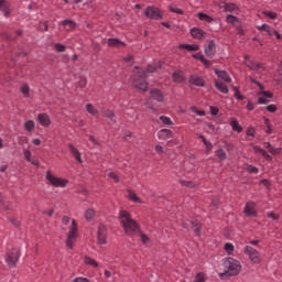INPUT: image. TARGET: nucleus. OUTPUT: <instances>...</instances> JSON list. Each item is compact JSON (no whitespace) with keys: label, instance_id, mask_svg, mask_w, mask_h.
<instances>
[{"label":"nucleus","instance_id":"f257e3e1","mask_svg":"<svg viewBox=\"0 0 282 282\" xmlns=\"http://www.w3.org/2000/svg\"><path fill=\"white\" fill-rule=\"evenodd\" d=\"M119 224L123 228L128 237H135L140 232V225L135 221L131 214L124 209L119 212Z\"/></svg>","mask_w":282,"mask_h":282},{"label":"nucleus","instance_id":"f03ea898","mask_svg":"<svg viewBox=\"0 0 282 282\" xmlns=\"http://www.w3.org/2000/svg\"><path fill=\"white\" fill-rule=\"evenodd\" d=\"M224 272L219 273L223 281L230 279V276H237L241 272V262L234 258H225L223 260Z\"/></svg>","mask_w":282,"mask_h":282},{"label":"nucleus","instance_id":"7ed1b4c3","mask_svg":"<svg viewBox=\"0 0 282 282\" xmlns=\"http://www.w3.org/2000/svg\"><path fill=\"white\" fill-rule=\"evenodd\" d=\"M130 85L139 91H149V82H147V73L142 70L134 72L130 77Z\"/></svg>","mask_w":282,"mask_h":282},{"label":"nucleus","instance_id":"20e7f679","mask_svg":"<svg viewBox=\"0 0 282 282\" xmlns=\"http://www.w3.org/2000/svg\"><path fill=\"white\" fill-rule=\"evenodd\" d=\"M76 241H78V224L75 219H73L68 231L66 246L68 248H74V246H76Z\"/></svg>","mask_w":282,"mask_h":282},{"label":"nucleus","instance_id":"39448f33","mask_svg":"<svg viewBox=\"0 0 282 282\" xmlns=\"http://www.w3.org/2000/svg\"><path fill=\"white\" fill-rule=\"evenodd\" d=\"M143 14L147 19H150L151 21H161L163 19L164 14L162 13V10L155 6H149L144 9Z\"/></svg>","mask_w":282,"mask_h":282},{"label":"nucleus","instance_id":"423d86ee","mask_svg":"<svg viewBox=\"0 0 282 282\" xmlns=\"http://www.w3.org/2000/svg\"><path fill=\"white\" fill-rule=\"evenodd\" d=\"M19 257H21V250L19 248L9 249L6 256V262L9 268H17V263H19Z\"/></svg>","mask_w":282,"mask_h":282},{"label":"nucleus","instance_id":"0eeeda50","mask_svg":"<svg viewBox=\"0 0 282 282\" xmlns=\"http://www.w3.org/2000/svg\"><path fill=\"white\" fill-rule=\"evenodd\" d=\"M46 180L52 186H55V188H65L67 186V180L58 178L52 175L50 171L46 172Z\"/></svg>","mask_w":282,"mask_h":282},{"label":"nucleus","instance_id":"6e6552de","mask_svg":"<svg viewBox=\"0 0 282 282\" xmlns=\"http://www.w3.org/2000/svg\"><path fill=\"white\" fill-rule=\"evenodd\" d=\"M245 254H248L251 263H260L261 261V254L254 248H246Z\"/></svg>","mask_w":282,"mask_h":282},{"label":"nucleus","instance_id":"1a4fd4ad","mask_svg":"<svg viewBox=\"0 0 282 282\" xmlns=\"http://www.w3.org/2000/svg\"><path fill=\"white\" fill-rule=\"evenodd\" d=\"M216 44H215V40H208L207 44H205V54L206 56H208V58H213L216 54Z\"/></svg>","mask_w":282,"mask_h":282},{"label":"nucleus","instance_id":"9d476101","mask_svg":"<svg viewBox=\"0 0 282 282\" xmlns=\"http://www.w3.org/2000/svg\"><path fill=\"white\" fill-rule=\"evenodd\" d=\"M97 239L100 246H105V243H107V226L99 225Z\"/></svg>","mask_w":282,"mask_h":282},{"label":"nucleus","instance_id":"9b49d317","mask_svg":"<svg viewBox=\"0 0 282 282\" xmlns=\"http://www.w3.org/2000/svg\"><path fill=\"white\" fill-rule=\"evenodd\" d=\"M191 85H194L195 87H206V82L202 76L194 74L189 77Z\"/></svg>","mask_w":282,"mask_h":282},{"label":"nucleus","instance_id":"f8f14e48","mask_svg":"<svg viewBox=\"0 0 282 282\" xmlns=\"http://www.w3.org/2000/svg\"><path fill=\"white\" fill-rule=\"evenodd\" d=\"M150 96L153 100H156V102H164V94L158 88L152 89Z\"/></svg>","mask_w":282,"mask_h":282},{"label":"nucleus","instance_id":"ddd939ff","mask_svg":"<svg viewBox=\"0 0 282 282\" xmlns=\"http://www.w3.org/2000/svg\"><path fill=\"white\" fill-rule=\"evenodd\" d=\"M37 120L42 127H50L52 124V119H50V115L47 113L37 115Z\"/></svg>","mask_w":282,"mask_h":282},{"label":"nucleus","instance_id":"4468645a","mask_svg":"<svg viewBox=\"0 0 282 282\" xmlns=\"http://www.w3.org/2000/svg\"><path fill=\"white\" fill-rule=\"evenodd\" d=\"M214 72L216 76H218V78H220L221 80H225V83H232V78L230 77V75H228V72L219 70L218 68H215Z\"/></svg>","mask_w":282,"mask_h":282},{"label":"nucleus","instance_id":"2eb2a0df","mask_svg":"<svg viewBox=\"0 0 282 282\" xmlns=\"http://www.w3.org/2000/svg\"><path fill=\"white\" fill-rule=\"evenodd\" d=\"M214 86L216 87V89L218 91H220V94H228V85H226L224 82L219 80V79H215L214 80Z\"/></svg>","mask_w":282,"mask_h":282},{"label":"nucleus","instance_id":"dca6fc26","mask_svg":"<svg viewBox=\"0 0 282 282\" xmlns=\"http://www.w3.org/2000/svg\"><path fill=\"white\" fill-rule=\"evenodd\" d=\"M68 149L72 155L75 158V160L80 164H83V158H82L80 151H78V149H76V147H74V144L72 143L68 144Z\"/></svg>","mask_w":282,"mask_h":282},{"label":"nucleus","instance_id":"f3484780","mask_svg":"<svg viewBox=\"0 0 282 282\" xmlns=\"http://www.w3.org/2000/svg\"><path fill=\"white\" fill-rule=\"evenodd\" d=\"M245 214L247 215V217H257V210L254 209V203L246 204Z\"/></svg>","mask_w":282,"mask_h":282},{"label":"nucleus","instance_id":"a211bd4d","mask_svg":"<svg viewBox=\"0 0 282 282\" xmlns=\"http://www.w3.org/2000/svg\"><path fill=\"white\" fill-rule=\"evenodd\" d=\"M159 140H169L170 138H173V131L170 129H162L158 132Z\"/></svg>","mask_w":282,"mask_h":282},{"label":"nucleus","instance_id":"6ab92c4d","mask_svg":"<svg viewBox=\"0 0 282 282\" xmlns=\"http://www.w3.org/2000/svg\"><path fill=\"white\" fill-rule=\"evenodd\" d=\"M172 79L174 83H184L186 80V77L184 76V72L175 70L172 74Z\"/></svg>","mask_w":282,"mask_h":282},{"label":"nucleus","instance_id":"aec40b11","mask_svg":"<svg viewBox=\"0 0 282 282\" xmlns=\"http://www.w3.org/2000/svg\"><path fill=\"white\" fill-rule=\"evenodd\" d=\"M191 35L193 36V39L202 40L204 39V36H206V32H204V30L202 29L193 28L191 29Z\"/></svg>","mask_w":282,"mask_h":282},{"label":"nucleus","instance_id":"412c9836","mask_svg":"<svg viewBox=\"0 0 282 282\" xmlns=\"http://www.w3.org/2000/svg\"><path fill=\"white\" fill-rule=\"evenodd\" d=\"M62 25L65 28L66 32H72V30L76 29V22L74 20H64L62 21Z\"/></svg>","mask_w":282,"mask_h":282},{"label":"nucleus","instance_id":"4be33fe9","mask_svg":"<svg viewBox=\"0 0 282 282\" xmlns=\"http://www.w3.org/2000/svg\"><path fill=\"white\" fill-rule=\"evenodd\" d=\"M102 116L110 120V124H116V112H113V110H104Z\"/></svg>","mask_w":282,"mask_h":282},{"label":"nucleus","instance_id":"5701e85b","mask_svg":"<svg viewBox=\"0 0 282 282\" xmlns=\"http://www.w3.org/2000/svg\"><path fill=\"white\" fill-rule=\"evenodd\" d=\"M192 224V230H194L196 237H200L202 235V224L197 220L191 221Z\"/></svg>","mask_w":282,"mask_h":282},{"label":"nucleus","instance_id":"b1692460","mask_svg":"<svg viewBox=\"0 0 282 282\" xmlns=\"http://www.w3.org/2000/svg\"><path fill=\"white\" fill-rule=\"evenodd\" d=\"M180 50H187V52H197L199 50V45L197 44H180Z\"/></svg>","mask_w":282,"mask_h":282},{"label":"nucleus","instance_id":"393cba45","mask_svg":"<svg viewBox=\"0 0 282 282\" xmlns=\"http://www.w3.org/2000/svg\"><path fill=\"white\" fill-rule=\"evenodd\" d=\"M109 47H120L122 45L124 47V42L120 41V39H108Z\"/></svg>","mask_w":282,"mask_h":282},{"label":"nucleus","instance_id":"a878e982","mask_svg":"<svg viewBox=\"0 0 282 282\" xmlns=\"http://www.w3.org/2000/svg\"><path fill=\"white\" fill-rule=\"evenodd\" d=\"M230 127H231L232 131H237V133H241V131H243V128H241V126H239V121L237 119L231 120Z\"/></svg>","mask_w":282,"mask_h":282},{"label":"nucleus","instance_id":"bb28decb","mask_svg":"<svg viewBox=\"0 0 282 282\" xmlns=\"http://www.w3.org/2000/svg\"><path fill=\"white\" fill-rule=\"evenodd\" d=\"M86 111H88V113H90V116H95V118H98V116H99L98 110H96V108L91 104L86 105Z\"/></svg>","mask_w":282,"mask_h":282},{"label":"nucleus","instance_id":"cd10ccee","mask_svg":"<svg viewBox=\"0 0 282 282\" xmlns=\"http://www.w3.org/2000/svg\"><path fill=\"white\" fill-rule=\"evenodd\" d=\"M197 18L199 19V21H205L206 23H213V18H210L208 14L203 13V12H198L197 13Z\"/></svg>","mask_w":282,"mask_h":282},{"label":"nucleus","instance_id":"c85d7f7f","mask_svg":"<svg viewBox=\"0 0 282 282\" xmlns=\"http://www.w3.org/2000/svg\"><path fill=\"white\" fill-rule=\"evenodd\" d=\"M224 9H225V12H235V10H239V8H237V4L232 2L224 3Z\"/></svg>","mask_w":282,"mask_h":282},{"label":"nucleus","instance_id":"c756f323","mask_svg":"<svg viewBox=\"0 0 282 282\" xmlns=\"http://www.w3.org/2000/svg\"><path fill=\"white\" fill-rule=\"evenodd\" d=\"M257 30H259V32H267V34H272V26L269 24L258 25Z\"/></svg>","mask_w":282,"mask_h":282},{"label":"nucleus","instance_id":"7c9ffc66","mask_svg":"<svg viewBox=\"0 0 282 282\" xmlns=\"http://www.w3.org/2000/svg\"><path fill=\"white\" fill-rule=\"evenodd\" d=\"M94 217H96V210H94V208H88L85 213V219H87V221H91Z\"/></svg>","mask_w":282,"mask_h":282},{"label":"nucleus","instance_id":"2f4dec72","mask_svg":"<svg viewBox=\"0 0 282 282\" xmlns=\"http://www.w3.org/2000/svg\"><path fill=\"white\" fill-rule=\"evenodd\" d=\"M84 262L86 265H93V268H98V262L96 260L91 259V257H84Z\"/></svg>","mask_w":282,"mask_h":282},{"label":"nucleus","instance_id":"473e14b6","mask_svg":"<svg viewBox=\"0 0 282 282\" xmlns=\"http://www.w3.org/2000/svg\"><path fill=\"white\" fill-rule=\"evenodd\" d=\"M215 155L216 158H218V160H226L228 158V154H226V151H224V149H218L216 152H215Z\"/></svg>","mask_w":282,"mask_h":282},{"label":"nucleus","instance_id":"72a5a7b5","mask_svg":"<svg viewBox=\"0 0 282 282\" xmlns=\"http://www.w3.org/2000/svg\"><path fill=\"white\" fill-rule=\"evenodd\" d=\"M128 199H130V202H134L135 204H140L142 200H140V197H138V195L133 192H128Z\"/></svg>","mask_w":282,"mask_h":282},{"label":"nucleus","instance_id":"f704fd0d","mask_svg":"<svg viewBox=\"0 0 282 282\" xmlns=\"http://www.w3.org/2000/svg\"><path fill=\"white\" fill-rule=\"evenodd\" d=\"M20 91L23 94L24 98H30V86L28 84L22 85Z\"/></svg>","mask_w":282,"mask_h":282},{"label":"nucleus","instance_id":"c9c22d12","mask_svg":"<svg viewBox=\"0 0 282 282\" xmlns=\"http://www.w3.org/2000/svg\"><path fill=\"white\" fill-rule=\"evenodd\" d=\"M262 14L264 17H268V19H271L272 21L276 20L279 15L274 11H263Z\"/></svg>","mask_w":282,"mask_h":282},{"label":"nucleus","instance_id":"e433bc0d","mask_svg":"<svg viewBox=\"0 0 282 282\" xmlns=\"http://www.w3.org/2000/svg\"><path fill=\"white\" fill-rule=\"evenodd\" d=\"M141 72H144V73H145V76H148V74H153V73L158 72V66H156V65L149 64L148 67H147V69L141 70Z\"/></svg>","mask_w":282,"mask_h":282},{"label":"nucleus","instance_id":"4c0bfd02","mask_svg":"<svg viewBox=\"0 0 282 282\" xmlns=\"http://www.w3.org/2000/svg\"><path fill=\"white\" fill-rule=\"evenodd\" d=\"M35 123L33 120H29L24 123L25 131L32 132L34 131Z\"/></svg>","mask_w":282,"mask_h":282},{"label":"nucleus","instance_id":"58836bf2","mask_svg":"<svg viewBox=\"0 0 282 282\" xmlns=\"http://www.w3.org/2000/svg\"><path fill=\"white\" fill-rule=\"evenodd\" d=\"M170 12H174V14H184V10L175 7L174 4L169 6Z\"/></svg>","mask_w":282,"mask_h":282},{"label":"nucleus","instance_id":"ea45409f","mask_svg":"<svg viewBox=\"0 0 282 282\" xmlns=\"http://www.w3.org/2000/svg\"><path fill=\"white\" fill-rule=\"evenodd\" d=\"M161 122H163L164 124H166L167 127L173 126V120H171V118L166 117V116H161L160 117Z\"/></svg>","mask_w":282,"mask_h":282},{"label":"nucleus","instance_id":"a19ab883","mask_svg":"<svg viewBox=\"0 0 282 282\" xmlns=\"http://www.w3.org/2000/svg\"><path fill=\"white\" fill-rule=\"evenodd\" d=\"M137 235H139L141 241H142V243H143L144 246H147V243H149V241H150L149 236L142 234V230H140V232H138Z\"/></svg>","mask_w":282,"mask_h":282},{"label":"nucleus","instance_id":"79ce46f5","mask_svg":"<svg viewBox=\"0 0 282 282\" xmlns=\"http://www.w3.org/2000/svg\"><path fill=\"white\" fill-rule=\"evenodd\" d=\"M226 21H227V23H231L232 25H235V23H237L239 21V18H237L232 14H229L226 18Z\"/></svg>","mask_w":282,"mask_h":282},{"label":"nucleus","instance_id":"37998d69","mask_svg":"<svg viewBox=\"0 0 282 282\" xmlns=\"http://www.w3.org/2000/svg\"><path fill=\"white\" fill-rule=\"evenodd\" d=\"M206 274L199 272L196 274L194 282H206Z\"/></svg>","mask_w":282,"mask_h":282},{"label":"nucleus","instance_id":"c03bdc74","mask_svg":"<svg viewBox=\"0 0 282 282\" xmlns=\"http://www.w3.org/2000/svg\"><path fill=\"white\" fill-rule=\"evenodd\" d=\"M271 34H268L269 36H275V39H278V41H281L282 36L279 33V31L274 30L273 28H271Z\"/></svg>","mask_w":282,"mask_h":282},{"label":"nucleus","instance_id":"a18cd8bd","mask_svg":"<svg viewBox=\"0 0 282 282\" xmlns=\"http://www.w3.org/2000/svg\"><path fill=\"white\" fill-rule=\"evenodd\" d=\"M10 4H8V1L0 0V12H3L6 9H8Z\"/></svg>","mask_w":282,"mask_h":282},{"label":"nucleus","instance_id":"49530a36","mask_svg":"<svg viewBox=\"0 0 282 282\" xmlns=\"http://www.w3.org/2000/svg\"><path fill=\"white\" fill-rule=\"evenodd\" d=\"M55 50H56V52H65L67 50V46H65L61 43H56L55 44Z\"/></svg>","mask_w":282,"mask_h":282},{"label":"nucleus","instance_id":"de8ad7c7","mask_svg":"<svg viewBox=\"0 0 282 282\" xmlns=\"http://www.w3.org/2000/svg\"><path fill=\"white\" fill-rule=\"evenodd\" d=\"M108 177H110L111 180H115V182L118 184V182H120V178L118 177L116 172H109L108 173Z\"/></svg>","mask_w":282,"mask_h":282},{"label":"nucleus","instance_id":"09e8293b","mask_svg":"<svg viewBox=\"0 0 282 282\" xmlns=\"http://www.w3.org/2000/svg\"><path fill=\"white\" fill-rule=\"evenodd\" d=\"M24 158L26 162H32V152H30V150H24Z\"/></svg>","mask_w":282,"mask_h":282},{"label":"nucleus","instance_id":"8fccbe9b","mask_svg":"<svg viewBox=\"0 0 282 282\" xmlns=\"http://www.w3.org/2000/svg\"><path fill=\"white\" fill-rule=\"evenodd\" d=\"M247 171L248 173H259V167L254 165H248Z\"/></svg>","mask_w":282,"mask_h":282},{"label":"nucleus","instance_id":"3c124183","mask_svg":"<svg viewBox=\"0 0 282 282\" xmlns=\"http://www.w3.org/2000/svg\"><path fill=\"white\" fill-rule=\"evenodd\" d=\"M264 147L265 149H269V153H272V154L276 153V150L272 148V144H270V142H265Z\"/></svg>","mask_w":282,"mask_h":282},{"label":"nucleus","instance_id":"603ef678","mask_svg":"<svg viewBox=\"0 0 282 282\" xmlns=\"http://www.w3.org/2000/svg\"><path fill=\"white\" fill-rule=\"evenodd\" d=\"M200 63H203V65H205V67L213 66V63H210V61H208L206 57H202Z\"/></svg>","mask_w":282,"mask_h":282},{"label":"nucleus","instance_id":"864d4df0","mask_svg":"<svg viewBox=\"0 0 282 282\" xmlns=\"http://www.w3.org/2000/svg\"><path fill=\"white\" fill-rule=\"evenodd\" d=\"M267 111H269V113H274V111H276V105H269L265 107Z\"/></svg>","mask_w":282,"mask_h":282},{"label":"nucleus","instance_id":"5fc2aeb1","mask_svg":"<svg viewBox=\"0 0 282 282\" xmlns=\"http://www.w3.org/2000/svg\"><path fill=\"white\" fill-rule=\"evenodd\" d=\"M206 153H210L213 151V143L210 141H207L205 143Z\"/></svg>","mask_w":282,"mask_h":282},{"label":"nucleus","instance_id":"6e6d98bb","mask_svg":"<svg viewBox=\"0 0 282 282\" xmlns=\"http://www.w3.org/2000/svg\"><path fill=\"white\" fill-rule=\"evenodd\" d=\"M234 96H235V98H237V100H245L246 99V97L243 95H241V93L239 90H236Z\"/></svg>","mask_w":282,"mask_h":282},{"label":"nucleus","instance_id":"4d7b16f0","mask_svg":"<svg viewBox=\"0 0 282 282\" xmlns=\"http://www.w3.org/2000/svg\"><path fill=\"white\" fill-rule=\"evenodd\" d=\"M270 100H268L265 97H259L258 98V105H268Z\"/></svg>","mask_w":282,"mask_h":282},{"label":"nucleus","instance_id":"13d9d810","mask_svg":"<svg viewBox=\"0 0 282 282\" xmlns=\"http://www.w3.org/2000/svg\"><path fill=\"white\" fill-rule=\"evenodd\" d=\"M210 113L212 116H217L219 113V108L210 106Z\"/></svg>","mask_w":282,"mask_h":282},{"label":"nucleus","instance_id":"bf43d9fd","mask_svg":"<svg viewBox=\"0 0 282 282\" xmlns=\"http://www.w3.org/2000/svg\"><path fill=\"white\" fill-rule=\"evenodd\" d=\"M270 219H273V221H279V215L274 213H270L267 215Z\"/></svg>","mask_w":282,"mask_h":282},{"label":"nucleus","instance_id":"052dcab7","mask_svg":"<svg viewBox=\"0 0 282 282\" xmlns=\"http://www.w3.org/2000/svg\"><path fill=\"white\" fill-rule=\"evenodd\" d=\"M69 221H70L69 216H64V217L62 218V224H64V226H68Z\"/></svg>","mask_w":282,"mask_h":282},{"label":"nucleus","instance_id":"680f3d73","mask_svg":"<svg viewBox=\"0 0 282 282\" xmlns=\"http://www.w3.org/2000/svg\"><path fill=\"white\" fill-rule=\"evenodd\" d=\"M247 135H249L250 138H254V128H248Z\"/></svg>","mask_w":282,"mask_h":282},{"label":"nucleus","instance_id":"e2e57ef3","mask_svg":"<svg viewBox=\"0 0 282 282\" xmlns=\"http://www.w3.org/2000/svg\"><path fill=\"white\" fill-rule=\"evenodd\" d=\"M265 124L268 126L267 133H272V128L270 127V119H264Z\"/></svg>","mask_w":282,"mask_h":282},{"label":"nucleus","instance_id":"0e129e2a","mask_svg":"<svg viewBox=\"0 0 282 282\" xmlns=\"http://www.w3.org/2000/svg\"><path fill=\"white\" fill-rule=\"evenodd\" d=\"M123 61H124L126 63H133V56H132V55H127V56L123 58Z\"/></svg>","mask_w":282,"mask_h":282},{"label":"nucleus","instance_id":"69168bd1","mask_svg":"<svg viewBox=\"0 0 282 282\" xmlns=\"http://www.w3.org/2000/svg\"><path fill=\"white\" fill-rule=\"evenodd\" d=\"M193 58H196L197 61H202V58H204V54L196 53V54L193 55Z\"/></svg>","mask_w":282,"mask_h":282},{"label":"nucleus","instance_id":"338daca9","mask_svg":"<svg viewBox=\"0 0 282 282\" xmlns=\"http://www.w3.org/2000/svg\"><path fill=\"white\" fill-rule=\"evenodd\" d=\"M262 95H264L265 98H272V96H274L272 93L270 91H262Z\"/></svg>","mask_w":282,"mask_h":282},{"label":"nucleus","instance_id":"774afa93","mask_svg":"<svg viewBox=\"0 0 282 282\" xmlns=\"http://www.w3.org/2000/svg\"><path fill=\"white\" fill-rule=\"evenodd\" d=\"M3 12V15L6 17V18H8V17H10V7L8 8V9H6L4 11H2Z\"/></svg>","mask_w":282,"mask_h":282}]
</instances>
